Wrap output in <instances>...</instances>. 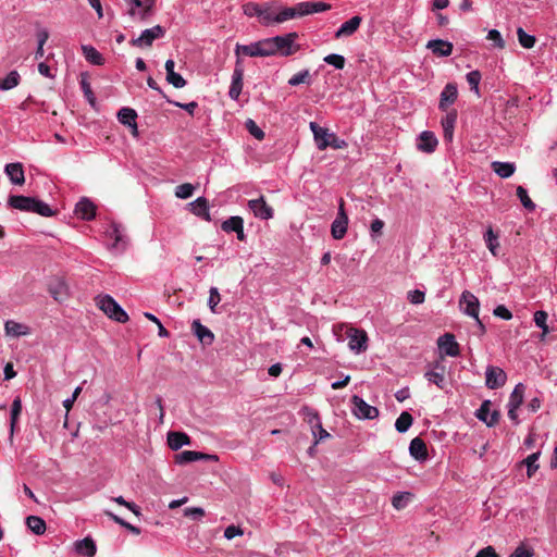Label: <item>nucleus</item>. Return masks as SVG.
I'll return each mask as SVG.
<instances>
[{
	"mask_svg": "<svg viewBox=\"0 0 557 557\" xmlns=\"http://www.w3.org/2000/svg\"><path fill=\"white\" fill-rule=\"evenodd\" d=\"M331 4L325 2H299L295 7L284 8L275 15L276 23H283L287 20L301 17L308 14L327 11Z\"/></svg>",
	"mask_w": 557,
	"mask_h": 557,
	"instance_id": "obj_1",
	"label": "nucleus"
},
{
	"mask_svg": "<svg viewBox=\"0 0 557 557\" xmlns=\"http://www.w3.org/2000/svg\"><path fill=\"white\" fill-rule=\"evenodd\" d=\"M310 129L313 133L314 140L319 150H325L327 147L341 149L345 144L339 140L334 134H330L327 128L319 126L317 123H310Z\"/></svg>",
	"mask_w": 557,
	"mask_h": 557,
	"instance_id": "obj_2",
	"label": "nucleus"
},
{
	"mask_svg": "<svg viewBox=\"0 0 557 557\" xmlns=\"http://www.w3.org/2000/svg\"><path fill=\"white\" fill-rule=\"evenodd\" d=\"M97 306L103 311L110 319H113L120 323H125L128 320L127 313L121 308V306L109 295L99 296L97 298Z\"/></svg>",
	"mask_w": 557,
	"mask_h": 557,
	"instance_id": "obj_3",
	"label": "nucleus"
},
{
	"mask_svg": "<svg viewBox=\"0 0 557 557\" xmlns=\"http://www.w3.org/2000/svg\"><path fill=\"white\" fill-rule=\"evenodd\" d=\"M127 7V13L132 17L138 16L140 21H146L152 13L156 0H124Z\"/></svg>",
	"mask_w": 557,
	"mask_h": 557,
	"instance_id": "obj_4",
	"label": "nucleus"
},
{
	"mask_svg": "<svg viewBox=\"0 0 557 557\" xmlns=\"http://www.w3.org/2000/svg\"><path fill=\"white\" fill-rule=\"evenodd\" d=\"M164 35L165 28L161 25H156L145 29L138 38L132 39L131 45L138 48L151 47L156 39L162 38Z\"/></svg>",
	"mask_w": 557,
	"mask_h": 557,
	"instance_id": "obj_5",
	"label": "nucleus"
},
{
	"mask_svg": "<svg viewBox=\"0 0 557 557\" xmlns=\"http://www.w3.org/2000/svg\"><path fill=\"white\" fill-rule=\"evenodd\" d=\"M297 38V33H289L284 36L273 37L276 54L285 57L294 54L298 50V46L295 45V40Z\"/></svg>",
	"mask_w": 557,
	"mask_h": 557,
	"instance_id": "obj_6",
	"label": "nucleus"
},
{
	"mask_svg": "<svg viewBox=\"0 0 557 557\" xmlns=\"http://www.w3.org/2000/svg\"><path fill=\"white\" fill-rule=\"evenodd\" d=\"M248 207L253 215L260 220H270L274 215L273 208L265 201L263 196L249 200Z\"/></svg>",
	"mask_w": 557,
	"mask_h": 557,
	"instance_id": "obj_7",
	"label": "nucleus"
},
{
	"mask_svg": "<svg viewBox=\"0 0 557 557\" xmlns=\"http://www.w3.org/2000/svg\"><path fill=\"white\" fill-rule=\"evenodd\" d=\"M351 401L354 404V413L359 419H373L379 416V409L376 407L368 405L359 396H352Z\"/></svg>",
	"mask_w": 557,
	"mask_h": 557,
	"instance_id": "obj_8",
	"label": "nucleus"
},
{
	"mask_svg": "<svg viewBox=\"0 0 557 557\" xmlns=\"http://www.w3.org/2000/svg\"><path fill=\"white\" fill-rule=\"evenodd\" d=\"M485 384L491 389H496L505 385L507 374L498 367L490 366L485 373Z\"/></svg>",
	"mask_w": 557,
	"mask_h": 557,
	"instance_id": "obj_9",
	"label": "nucleus"
},
{
	"mask_svg": "<svg viewBox=\"0 0 557 557\" xmlns=\"http://www.w3.org/2000/svg\"><path fill=\"white\" fill-rule=\"evenodd\" d=\"M459 305L466 314L474 319H478L480 302L479 299L472 293L465 290L461 295Z\"/></svg>",
	"mask_w": 557,
	"mask_h": 557,
	"instance_id": "obj_10",
	"label": "nucleus"
},
{
	"mask_svg": "<svg viewBox=\"0 0 557 557\" xmlns=\"http://www.w3.org/2000/svg\"><path fill=\"white\" fill-rule=\"evenodd\" d=\"M346 335L348 337V346L351 350L360 352L367 348L366 343L368 338L366 332L347 327Z\"/></svg>",
	"mask_w": 557,
	"mask_h": 557,
	"instance_id": "obj_11",
	"label": "nucleus"
},
{
	"mask_svg": "<svg viewBox=\"0 0 557 557\" xmlns=\"http://www.w3.org/2000/svg\"><path fill=\"white\" fill-rule=\"evenodd\" d=\"M440 350L444 351L449 357H457L460 355L459 344L451 333H445L437 339Z\"/></svg>",
	"mask_w": 557,
	"mask_h": 557,
	"instance_id": "obj_12",
	"label": "nucleus"
},
{
	"mask_svg": "<svg viewBox=\"0 0 557 557\" xmlns=\"http://www.w3.org/2000/svg\"><path fill=\"white\" fill-rule=\"evenodd\" d=\"M198 460L218 461V456L194 450H184L175 456V461L181 465Z\"/></svg>",
	"mask_w": 557,
	"mask_h": 557,
	"instance_id": "obj_13",
	"label": "nucleus"
},
{
	"mask_svg": "<svg viewBox=\"0 0 557 557\" xmlns=\"http://www.w3.org/2000/svg\"><path fill=\"white\" fill-rule=\"evenodd\" d=\"M308 423L311 426L314 444H318L331 436L330 433L323 429L318 412H310L308 414Z\"/></svg>",
	"mask_w": 557,
	"mask_h": 557,
	"instance_id": "obj_14",
	"label": "nucleus"
},
{
	"mask_svg": "<svg viewBox=\"0 0 557 557\" xmlns=\"http://www.w3.org/2000/svg\"><path fill=\"white\" fill-rule=\"evenodd\" d=\"M48 290L53 299L58 302L64 301L69 296V287L66 283L60 277H55L50 281Z\"/></svg>",
	"mask_w": 557,
	"mask_h": 557,
	"instance_id": "obj_15",
	"label": "nucleus"
},
{
	"mask_svg": "<svg viewBox=\"0 0 557 557\" xmlns=\"http://www.w3.org/2000/svg\"><path fill=\"white\" fill-rule=\"evenodd\" d=\"M446 368L440 362H436L431 370L426 371L425 379L435 384L440 388H444L446 384L445 380Z\"/></svg>",
	"mask_w": 557,
	"mask_h": 557,
	"instance_id": "obj_16",
	"label": "nucleus"
},
{
	"mask_svg": "<svg viewBox=\"0 0 557 557\" xmlns=\"http://www.w3.org/2000/svg\"><path fill=\"white\" fill-rule=\"evenodd\" d=\"M490 400L483 401V404L481 405L480 409L476 412V418L483 421L487 426H494L495 424H497L500 414L498 411H493L492 413H490Z\"/></svg>",
	"mask_w": 557,
	"mask_h": 557,
	"instance_id": "obj_17",
	"label": "nucleus"
},
{
	"mask_svg": "<svg viewBox=\"0 0 557 557\" xmlns=\"http://www.w3.org/2000/svg\"><path fill=\"white\" fill-rule=\"evenodd\" d=\"M437 138L435 137L433 132L424 131L420 134L418 138L417 147L420 151L431 153L437 147Z\"/></svg>",
	"mask_w": 557,
	"mask_h": 557,
	"instance_id": "obj_18",
	"label": "nucleus"
},
{
	"mask_svg": "<svg viewBox=\"0 0 557 557\" xmlns=\"http://www.w3.org/2000/svg\"><path fill=\"white\" fill-rule=\"evenodd\" d=\"M458 97V90L456 84L449 83L447 84L443 91L441 92V99L438 108L442 111H446L447 108L453 104Z\"/></svg>",
	"mask_w": 557,
	"mask_h": 557,
	"instance_id": "obj_19",
	"label": "nucleus"
},
{
	"mask_svg": "<svg viewBox=\"0 0 557 557\" xmlns=\"http://www.w3.org/2000/svg\"><path fill=\"white\" fill-rule=\"evenodd\" d=\"M4 172L9 176L12 184L22 186L25 183V175L22 163H8L4 168Z\"/></svg>",
	"mask_w": 557,
	"mask_h": 557,
	"instance_id": "obj_20",
	"label": "nucleus"
},
{
	"mask_svg": "<svg viewBox=\"0 0 557 557\" xmlns=\"http://www.w3.org/2000/svg\"><path fill=\"white\" fill-rule=\"evenodd\" d=\"M34 201H35L34 197H27V196H22V195H12L9 197L8 203L13 209L30 212L32 207L34 206Z\"/></svg>",
	"mask_w": 557,
	"mask_h": 557,
	"instance_id": "obj_21",
	"label": "nucleus"
},
{
	"mask_svg": "<svg viewBox=\"0 0 557 557\" xmlns=\"http://www.w3.org/2000/svg\"><path fill=\"white\" fill-rule=\"evenodd\" d=\"M75 213L83 220L90 221L96 215V207L88 199H82L76 203Z\"/></svg>",
	"mask_w": 557,
	"mask_h": 557,
	"instance_id": "obj_22",
	"label": "nucleus"
},
{
	"mask_svg": "<svg viewBox=\"0 0 557 557\" xmlns=\"http://www.w3.org/2000/svg\"><path fill=\"white\" fill-rule=\"evenodd\" d=\"M362 18L358 15L352 16L350 20L346 21L342 24V26L336 30L335 38L349 37L351 36L360 26Z\"/></svg>",
	"mask_w": 557,
	"mask_h": 557,
	"instance_id": "obj_23",
	"label": "nucleus"
},
{
	"mask_svg": "<svg viewBox=\"0 0 557 557\" xmlns=\"http://www.w3.org/2000/svg\"><path fill=\"white\" fill-rule=\"evenodd\" d=\"M426 48L438 57H448L453 52V44L442 39L430 40Z\"/></svg>",
	"mask_w": 557,
	"mask_h": 557,
	"instance_id": "obj_24",
	"label": "nucleus"
},
{
	"mask_svg": "<svg viewBox=\"0 0 557 557\" xmlns=\"http://www.w3.org/2000/svg\"><path fill=\"white\" fill-rule=\"evenodd\" d=\"M409 453L410 455L419 461H423L428 458V448L425 442L420 437H414L410 442L409 446Z\"/></svg>",
	"mask_w": 557,
	"mask_h": 557,
	"instance_id": "obj_25",
	"label": "nucleus"
},
{
	"mask_svg": "<svg viewBox=\"0 0 557 557\" xmlns=\"http://www.w3.org/2000/svg\"><path fill=\"white\" fill-rule=\"evenodd\" d=\"M75 550L79 555H84L86 557H94L97 553V546L95 541L87 536L83 540L75 542Z\"/></svg>",
	"mask_w": 557,
	"mask_h": 557,
	"instance_id": "obj_26",
	"label": "nucleus"
},
{
	"mask_svg": "<svg viewBox=\"0 0 557 557\" xmlns=\"http://www.w3.org/2000/svg\"><path fill=\"white\" fill-rule=\"evenodd\" d=\"M348 216L347 214H341L336 216L331 225V234L334 239H342L347 233Z\"/></svg>",
	"mask_w": 557,
	"mask_h": 557,
	"instance_id": "obj_27",
	"label": "nucleus"
},
{
	"mask_svg": "<svg viewBox=\"0 0 557 557\" xmlns=\"http://www.w3.org/2000/svg\"><path fill=\"white\" fill-rule=\"evenodd\" d=\"M190 207V211L206 221H210V213H209V202L205 197H199L195 201L190 202L188 205Z\"/></svg>",
	"mask_w": 557,
	"mask_h": 557,
	"instance_id": "obj_28",
	"label": "nucleus"
},
{
	"mask_svg": "<svg viewBox=\"0 0 557 557\" xmlns=\"http://www.w3.org/2000/svg\"><path fill=\"white\" fill-rule=\"evenodd\" d=\"M195 335L203 345H211L214 339L213 333L202 325L199 320H195L191 324Z\"/></svg>",
	"mask_w": 557,
	"mask_h": 557,
	"instance_id": "obj_29",
	"label": "nucleus"
},
{
	"mask_svg": "<svg viewBox=\"0 0 557 557\" xmlns=\"http://www.w3.org/2000/svg\"><path fill=\"white\" fill-rule=\"evenodd\" d=\"M168 444L172 450L180 449L183 445L190 444V437L183 432H169Z\"/></svg>",
	"mask_w": 557,
	"mask_h": 557,
	"instance_id": "obj_30",
	"label": "nucleus"
},
{
	"mask_svg": "<svg viewBox=\"0 0 557 557\" xmlns=\"http://www.w3.org/2000/svg\"><path fill=\"white\" fill-rule=\"evenodd\" d=\"M491 168L502 178L510 177L516 171V165L510 162L494 161Z\"/></svg>",
	"mask_w": 557,
	"mask_h": 557,
	"instance_id": "obj_31",
	"label": "nucleus"
},
{
	"mask_svg": "<svg viewBox=\"0 0 557 557\" xmlns=\"http://www.w3.org/2000/svg\"><path fill=\"white\" fill-rule=\"evenodd\" d=\"M260 42L256 41L250 45H240L237 44L235 46V55H247V57H261Z\"/></svg>",
	"mask_w": 557,
	"mask_h": 557,
	"instance_id": "obj_32",
	"label": "nucleus"
},
{
	"mask_svg": "<svg viewBox=\"0 0 557 557\" xmlns=\"http://www.w3.org/2000/svg\"><path fill=\"white\" fill-rule=\"evenodd\" d=\"M4 331L7 335L14 337L29 334V327L27 325L12 320L5 322Z\"/></svg>",
	"mask_w": 557,
	"mask_h": 557,
	"instance_id": "obj_33",
	"label": "nucleus"
},
{
	"mask_svg": "<svg viewBox=\"0 0 557 557\" xmlns=\"http://www.w3.org/2000/svg\"><path fill=\"white\" fill-rule=\"evenodd\" d=\"M457 120V112L451 111L446 114V116L442 120V126L444 132V138L448 141L453 140L454 136V127Z\"/></svg>",
	"mask_w": 557,
	"mask_h": 557,
	"instance_id": "obj_34",
	"label": "nucleus"
},
{
	"mask_svg": "<svg viewBox=\"0 0 557 557\" xmlns=\"http://www.w3.org/2000/svg\"><path fill=\"white\" fill-rule=\"evenodd\" d=\"M26 525L36 535L44 534L47 529L45 520L38 516H28L26 518Z\"/></svg>",
	"mask_w": 557,
	"mask_h": 557,
	"instance_id": "obj_35",
	"label": "nucleus"
},
{
	"mask_svg": "<svg viewBox=\"0 0 557 557\" xmlns=\"http://www.w3.org/2000/svg\"><path fill=\"white\" fill-rule=\"evenodd\" d=\"M22 412V400L17 396L12 403L11 407V419H10V438L12 440L14 430L18 420V417Z\"/></svg>",
	"mask_w": 557,
	"mask_h": 557,
	"instance_id": "obj_36",
	"label": "nucleus"
},
{
	"mask_svg": "<svg viewBox=\"0 0 557 557\" xmlns=\"http://www.w3.org/2000/svg\"><path fill=\"white\" fill-rule=\"evenodd\" d=\"M413 494L410 492H398L392 497V506L396 510H401L412 500Z\"/></svg>",
	"mask_w": 557,
	"mask_h": 557,
	"instance_id": "obj_37",
	"label": "nucleus"
},
{
	"mask_svg": "<svg viewBox=\"0 0 557 557\" xmlns=\"http://www.w3.org/2000/svg\"><path fill=\"white\" fill-rule=\"evenodd\" d=\"M83 54L88 62L95 65H102L104 59L102 54L96 50L92 46H83L82 47Z\"/></svg>",
	"mask_w": 557,
	"mask_h": 557,
	"instance_id": "obj_38",
	"label": "nucleus"
},
{
	"mask_svg": "<svg viewBox=\"0 0 557 557\" xmlns=\"http://www.w3.org/2000/svg\"><path fill=\"white\" fill-rule=\"evenodd\" d=\"M525 386L519 383L515 386L509 397L508 407L519 408L523 403Z\"/></svg>",
	"mask_w": 557,
	"mask_h": 557,
	"instance_id": "obj_39",
	"label": "nucleus"
},
{
	"mask_svg": "<svg viewBox=\"0 0 557 557\" xmlns=\"http://www.w3.org/2000/svg\"><path fill=\"white\" fill-rule=\"evenodd\" d=\"M484 239L488 250L493 256L498 255L499 243L497 240V235L494 233L492 227H488L486 233L484 234Z\"/></svg>",
	"mask_w": 557,
	"mask_h": 557,
	"instance_id": "obj_40",
	"label": "nucleus"
},
{
	"mask_svg": "<svg viewBox=\"0 0 557 557\" xmlns=\"http://www.w3.org/2000/svg\"><path fill=\"white\" fill-rule=\"evenodd\" d=\"M243 79H244L243 75H237V74L232 75V83H231L228 95L233 100H237L242 92L243 85H244Z\"/></svg>",
	"mask_w": 557,
	"mask_h": 557,
	"instance_id": "obj_41",
	"label": "nucleus"
},
{
	"mask_svg": "<svg viewBox=\"0 0 557 557\" xmlns=\"http://www.w3.org/2000/svg\"><path fill=\"white\" fill-rule=\"evenodd\" d=\"M540 455V451L533 453L522 461V465L527 466V474L529 478H532L539 469L537 460Z\"/></svg>",
	"mask_w": 557,
	"mask_h": 557,
	"instance_id": "obj_42",
	"label": "nucleus"
},
{
	"mask_svg": "<svg viewBox=\"0 0 557 557\" xmlns=\"http://www.w3.org/2000/svg\"><path fill=\"white\" fill-rule=\"evenodd\" d=\"M30 212L37 213L41 216H52L55 212L47 205L46 202L35 198L34 206L32 207Z\"/></svg>",
	"mask_w": 557,
	"mask_h": 557,
	"instance_id": "obj_43",
	"label": "nucleus"
},
{
	"mask_svg": "<svg viewBox=\"0 0 557 557\" xmlns=\"http://www.w3.org/2000/svg\"><path fill=\"white\" fill-rule=\"evenodd\" d=\"M412 421H413L412 416L409 412L404 411L397 418L395 428L399 433H404L411 426Z\"/></svg>",
	"mask_w": 557,
	"mask_h": 557,
	"instance_id": "obj_44",
	"label": "nucleus"
},
{
	"mask_svg": "<svg viewBox=\"0 0 557 557\" xmlns=\"http://www.w3.org/2000/svg\"><path fill=\"white\" fill-rule=\"evenodd\" d=\"M137 113L134 109L131 108H122L117 113L119 121L126 126H129L131 124L136 121Z\"/></svg>",
	"mask_w": 557,
	"mask_h": 557,
	"instance_id": "obj_45",
	"label": "nucleus"
},
{
	"mask_svg": "<svg viewBox=\"0 0 557 557\" xmlns=\"http://www.w3.org/2000/svg\"><path fill=\"white\" fill-rule=\"evenodd\" d=\"M20 83V74L16 71L10 72L5 78L0 79V89L9 90L16 87Z\"/></svg>",
	"mask_w": 557,
	"mask_h": 557,
	"instance_id": "obj_46",
	"label": "nucleus"
},
{
	"mask_svg": "<svg viewBox=\"0 0 557 557\" xmlns=\"http://www.w3.org/2000/svg\"><path fill=\"white\" fill-rule=\"evenodd\" d=\"M517 197L520 199L522 206L529 210L533 211L535 209V203L531 200L528 195V191L524 187L518 186L516 190Z\"/></svg>",
	"mask_w": 557,
	"mask_h": 557,
	"instance_id": "obj_47",
	"label": "nucleus"
},
{
	"mask_svg": "<svg viewBox=\"0 0 557 557\" xmlns=\"http://www.w3.org/2000/svg\"><path fill=\"white\" fill-rule=\"evenodd\" d=\"M517 36H518V40H519V44L523 47V48H527V49H531L534 47L535 45V37L532 36V35H529L527 34L523 28L519 27L517 29Z\"/></svg>",
	"mask_w": 557,
	"mask_h": 557,
	"instance_id": "obj_48",
	"label": "nucleus"
},
{
	"mask_svg": "<svg viewBox=\"0 0 557 557\" xmlns=\"http://www.w3.org/2000/svg\"><path fill=\"white\" fill-rule=\"evenodd\" d=\"M275 13L272 11L271 7L269 4H263L261 9V13L259 15L260 22L263 25H271L275 22Z\"/></svg>",
	"mask_w": 557,
	"mask_h": 557,
	"instance_id": "obj_49",
	"label": "nucleus"
},
{
	"mask_svg": "<svg viewBox=\"0 0 557 557\" xmlns=\"http://www.w3.org/2000/svg\"><path fill=\"white\" fill-rule=\"evenodd\" d=\"M244 224V220L240 216H231L222 223V230L224 232H236Z\"/></svg>",
	"mask_w": 557,
	"mask_h": 557,
	"instance_id": "obj_50",
	"label": "nucleus"
},
{
	"mask_svg": "<svg viewBox=\"0 0 557 557\" xmlns=\"http://www.w3.org/2000/svg\"><path fill=\"white\" fill-rule=\"evenodd\" d=\"M246 129L249 132L251 136H253L258 140H262L265 136L264 132L257 125V123L248 119L245 123Z\"/></svg>",
	"mask_w": 557,
	"mask_h": 557,
	"instance_id": "obj_51",
	"label": "nucleus"
},
{
	"mask_svg": "<svg viewBox=\"0 0 557 557\" xmlns=\"http://www.w3.org/2000/svg\"><path fill=\"white\" fill-rule=\"evenodd\" d=\"M290 86H297L299 84H310V73L308 70L301 71L293 75L288 79Z\"/></svg>",
	"mask_w": 557,
	"mask_h": 557,
	"instance_id": "obj_52",
	"label": "nucleus"
},
{
	"mask_svg": "<svg viewBox=\"0 0 557 557\" xmlns=\"http://www.w3.org/2000/svg\"><path fill=\"white\" fill-rule=\"evenodd\" d=\"M259 42L261 48V57H271L276 54L273 37L259 40Z\"/></svg>",
	"mask_w": 557,
	"mask_h": 557,
	"instance_id": "obj_53",
	"label": "nucleus"
},
{
	"mask_svg": "<svg viewBox=\"0 0 557 557\" xmlns=\"http://www.w3.org/2000/svg\"><path fill=\"white\" fill-rule=\"evenodd\" d=\"M195 187L190 183H184L175 188V196L181 199H187L193 196Z\"/></svg>",
	"mask_w": 557,
	"mask_h": 557,
	"instance_id": "obj_54",
	"label": "nucleus"
},
{
	"mask_svg": "<svg viewBox=\"0 0 557 557\" xmlns=\"http://www.w3.org/2000/svg\"><path fill=\"white\" fill-rule=\"evenodd\" d=\"M481 73L480 71L475 70V71H471L467 74V82L468 84L470 85L471 89L479 96L480 95V90H479V84H480V81H481Z\"/></svg>",
	"mask_w": 557,
	"mask_h": 557,
	"instance_id": "obj_55",
	"label": "nucleus"
},
{
	"mask_svg": "<svg viewBox=\"0 0 557 557\" xmlns=\"http://www.w3.org/2000/svg\"><path fill=\"white\" fill-rule=\"evenodd\" d=\"M324 62L335 66L338 70H342L345 66V58L341 54H329L324 58Z\"/></svg>",
	"mask_w": 557,
	"mask_h": 557,
	"instance_id": "obj_56",
	"label": "nucleus"
},
{
	"mask_svg": "<svg viewBox=\"0 0 557 557\" xmlns=\"http://www.w3.org/2000/svg\"><path fill=\"white\" fill-rule=\"evenodd\" d=\"M166 82L175 88H183L186 85V81L176 72L169 73V75H166Z\"/></svg>",
	"mask_w": 557,
	"mask_h": 557,
	"instance_id": "obj_57",
	"label": "nucleus"
},
{
	"mask_svg": "<svg viewBox=\"0 0 557 557\" xmlns=\"http://www.w3.org/2000/svg\"><path fill=\"white\" fill-rule=\"evenodd\" d=\"M262 5L255 3V2H248L243 5V11L247 16H257L259 17L261 13Z\"/></svg>",
	"mask_w": 557,
	"mask_h": 557,
	"instance_id": "obj_58",
	"label": "nucleus"
},
{
	"mask_svg": "<svg viewBox=\"0 0 557 557\" xmlns=\"http://www.w3.org/2000/svg\"><path fill=\"white\" fill-rule=\"evenodd\" d=\"M488 40L494 42V46L504 49L505 48V41L500 35V33L497 29H491L486 37Z\"/></svg>",
	"mask_w": 557,
	"mask_h": 557,
	"instance_id": "obj_59",
	"label": "nucleus"
},
{
	"mask_svg": "<svg viewBox=\"0 0 557 557\" xmlns=\"http://www.w3.org/2000/svg\"><path fill=\"white\" fill-rule=\"evenodd\" d=\"M407 299L412 305H420V304L424 302L425 294H424V292L419 290V289L410 290V292H408Z\"/></svg>",
	"mask_w": 557,
	"mask_h": 557,
	"instance_id": "obj_60",
	"label": "nucleus"
},
{
	"mask_svg": "<svg viewBox=\"0 0 557 557\" xmlns=\"http://www.w3.org/2000/svg\"><path fill=\"white\" fill-rule=\"evenodd\" d=\"M209 294L210 295H209L208 305H209L211 311L215 312V307L221 301L220 293L216 287H211Z\"/></svg>",
	"mask_w": 557,
	"mask_h": 557,
	"instance_id": "obj_61",
	"label": "nucleus"
},
{
	"mask_svg": "<svg viewBox=\"0 0 557 557\" xmlns=\"http://www.w3.org/2000/svg\"><path fill=\"white\" fill-rule=\"evenodd\" d=\"M184 515L186 517H190V518H194V519H200V518H202L206 515V512L200 507H190V508H186L184 510Z\"/></svg>",
	"mask_w": 557,
	"mask_h": 557,
	"instance_id": "obj_62",
	"label": "nucleus"
},
{
	"mask_svg": "<svg viewBox=\"0 0 557 557\" xmlns=\"http://www.w3.org/2000/svg\"><path fill=\"white\" fill-rule=\"evenodd\" d=\"M495 317L502 318L504 320H510L512 318L511 312L504 306H497L493 311Z\"/></svg>",
	"mask_w": 557,
	"mask_h": 557,
	"instance_id": "obj_63",
	"label": "nucleus"
},
{
	"mask_svg": "<svg viewBox=\"0 0 557 557\" xmlns=\"http://www.w3.org/2000/svg\"><path fill=\"white\" fill-rule=\"evenodd\" d=\"M475 557H499V555L496 553L494 547L486 546L483 549H481Z\"/></svg>",
	"mask_w": 557,
	"mask_h": 557,
	"instance_id": "obj_64",
	"label": "nucleus"
}]
</instances>
